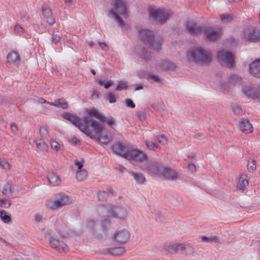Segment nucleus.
I'll list each match as a JSON object with an SVG mask.
<instances>
[{
    "mask_svg": "<svg viewBox=\"0 0 260 260\" xmlns=\"http://www.w3.org/2000/svg\"><path fill=\"white\" fill-rule=\"evenodd\" d=\"M233 112L237 115L240 114L242 112V110L239 106H234L233 107Z\"/></svg>",
    "mask_w": 260,
    "mask_h": 260,
    "instance_id": "56",
    "label": "nucleus"
},
{
    "mask_svg": "<svg viewBox=\"0 0 260 260\" xmlns=\"http://www.w3.org/2000/svg\"><path fill=\"white\" fill-rule=\"evenodd\" d=\"M112 8L109 10L108 16L114 19L119 26L122 27L124 23L119 15H125L126 14V5L123 0H111Z\"/></svg>",
    "mask_w": 260,
    "mask_h": 260,
    "instance_id": "3",
    "label": "nucleus"
},
{
    "mask_svg": "<svg viewBox=\"0 0 260 260\" xmlns=\"http://www.w3.org/2000/svg\"><path fill=\"white\" fill-rule=\"evenodd\" d=\"M137 55L138 56V57L146 61H148L150 59V53L147 50V49L143 48L141 49L140 50L138 49V50H136Z\"/></svg>",
    "mask_w": 260,
    "mask_h": 260,
    "instance_id": "28",
    "label": "nucleus"
},
{
    "mask_svg": "<svg viewBox=\"0 0 260 260\" xmlns=\"http://www.w3.org/2000/svg\"><path fill=\"white\" fill-rule=\"evenodd\" d=\"M242 91L248 98L260 101V84L253 87L245 86L243 88Z\"/></svg>",
    "mask_w": 260,
    "mask_h": 260,
    "instance_id": "12",
    "label": "nucleus"
},
{
    "mask_svg": "<svg viewBox=\"0 0 260 260\" xmlns=\"http://www.w3.org/2000/svg\"><path fill=\"white\" fill-rule=\"evenodd\" d=\"M10 201L5 198L0 199V206L4 208H8L10 206Z\"/></svg>",
    "mask_w": 260,
    "mask_h": 260,
    "instance_id": "45",
    "label": "nucleus"
},
{
    "mask_svg": "<svg viewBox=\"0 0 260 260\" xmlns=\"http://www.w3.org/2000/svg\"><path fill=\"white\" fill-rule=\"evenodd\" d=\"M101 120L106 121L108 125L111 127H113L112 125L114 124L115 122V120L113 118H108L107 119H106L105 117H102V119Z\"/></svg>",
    "mask_w": 260,
    "mask_h": 260,
    "instance_id": "51",
    "label": "nucleus"
},
{
    "mask_svg": "<svg viewBox=\"0 0 260 260\" xmlns=\"http://www.w3.org/2000/svg\"><path fill=\"white\" fill-rule=\"evenodd\" d=\"M47 179L50 183L54 186H58L61 183V179L60 178L53 172L48 173Z\"/></svg>",
    "mask_w": 260,
    "mask_h": 260,
    "instance_id": "27",
    "label": "nucleus"
},
{
    "mask_svg": "<svg viewBox=\"0 0 260 260\" xmlns=\"http://www.w3.org/2000/svg\"><path fill=\"white\" fill-rule=\"evenodd\" d=\"M163 250L167 254H173L177 253L176 243L165 244L163 246Z\"/></svg>",
    "mask_w": 260,
    "mask_h": 260,
    "instance_id": "26",
    "label": "nucleus"
},
{
    "mask_svg": "<svg viewBox=\"0 0 260 260\" xmlns=\"http://www.w3.org/2000/svg\"><path fill=\"white\" fill-rule=\"evenodd\" d=\"M87 226L90 228V229H92V228H93L94 227V225L95 224V221L93 220V219H89L88 221H87Z\"/></svg>",
    "mask_w": 260,
    "mask_h": 260,
    "instance_id": "57",
    "label": "nucleus"
},
{
    "mask_svg": "<svg viewBox=\"0 0 260 260\" xmlns=\"http://www.w3.org/2000/svg\"><path fill=\"white\" fill-rule=\"evenodd\" d=\"M99 45L102 49L105 50H107L109 48L107 44H106L105 43L99 42Z\"/></svg>",
    "mask_w": 260,
    "mask_h": 260,
    "instance_id": "64",
    "label": "nucleus"
},
{
    "mask_svg": "<svg viewBox=\"0 0 260 260\" xmlns=\"http://www.w3.org/2000/svg\"><path fill=\"white\" fill-rule=\"evenodd\" d=\"M0 218L5 223H9L11 222L10 215L5 210L0 211Z\"/></svg>",
    "mask_w": 260,
    "mask_h": 260,
    "instance_id": "35",
    "label": "nucleus"
},
{
    "mask_svg": "<svg viewBox=\"0 0 260 260\" xmlns=\"http://www.w3.org/2000/svg\"><path fill=\"white\" fill-rule=\"evenodd\" d=\"M125 252V250L123 247H118L115 248H108L106 250V253L110 254L112 255H120Z\"/></svg>",
    "mask_w": 260,
    "mask_h": 260,
    "instance_id": "29",
    "label": "nucleus"
},
{
    "mask_svg": "<svg viewBox=\"0 0 260 260\" xmlns=\"http://www.w3.org/2000/svg\"><path fill=\"white\" fill-rule=\"evenodd\" d=\"M228 82L231 85H239L242 83V78L235 74H231L228 78Z\"/></svg>",
    "mask_w": 260,
    "mask_h": 260,
    "instance_id": "32",
    "label": "nucleus"
},
{
    "mask_svg": "<svg viewBox=\"0 0 260 260\" xmlns=\"http://www.w3.org/2000/svg\"><path fill=\"white\" fill-rule=\"evenodd\" d=\"M49 241L51 246L60 252L65 251L68 249L67 245L64 242L60 241L54 237H51Z\"/></svg>",
    "mask_w": 260,
    "mask_h": 260,
    "instance_id": "18",
    "label": "nucleus"
},
{
    "mask_svg": "<svg viewBox=\"0 0 260 260\" xmlns=\"http://www.w3.org/2000/svg\"><path fill=\"white\" fill-rule=\"evenodd\" d=\"M2 192L5 195L11 194L12 192L11 184L8 182L6 183L3 187Z\"/></svg>",
    "mask_w": 260,
    "mask_h": 260,
    "instance_id": "41",
    "label": "nucleus"
},
{
    "mask_svg": "<svg viewBox=\"0 0 260 260\" xmlns=\"http://www.w3.org/2000/svg\"><path fill=\"white\" fill-rule=\"evenodd\" d=\"M248 184V181L244 178V176H241L239 180L238 188L240 189L244 190Z\"/></svg>",
    "mask_w": 260,
    "mask_h": 260,
    "instance_id": "37",
    "label": "nucleus"
},
{
    "mask_svg": "<svg viewBox=\"0 0 260 260\" xmlns=\"http://www.w3.org/2000/svg\"><path fill=\"white\" fill-rule=\"evenodd\" d=\"M145 144L147 146V148L151 150L154 151L157 150L158 148H159V146L158 145L154 144V143L151 141H146Z\"/></svg>",
    "mask_w": 260,
    "mask_h": 260,
    "instance_id": "42",
    "label": "nucleus"
},
{
    "mask_svg": "<svg viewBox=\"0 0 260 260\" xmlns=\"http://www.w3.org/2000/svg\"><path fill=\"white\" fill-rule=\"evenodd\" d=\"M247 169L250 172H253L256 169V161L254 159L249 161Z\"/></svg>",
    "mask_w": 260,
    "mask_h": 260,
    "instance_id": "43",
    "label": "nucleus"
},
{
    "mask_svg": "<svg viewBox=\"0 0 260 260\" xmlns=\"http://www.w3.org/2000/svg\"><path fill=\"white\" fill-rule=\"evenodd\" d=\"M177 251H184L187 249H189L190 250H193V248L189 245L183 243H176Z\"/></svg>",
    "mask_w": 260,
    "mask_h": 260,
    "instance_id": "36",
    "label": "nucleus"
},
{
    "mask_svg": "<svg viewBox=\"0 0 260 260\" xmlns=\"http://www.w3.org/2000/svg\"><path fill=\"white\" fill-rule=\"evenodd\" d=\"M88 172L85 170H79L77 173L76 178L78 181L84 180L87 176Z\"/></svg>",
    "mask_w": 260,
    "mask_h": 260,
    "instance_id": "38",
    "label": "nucleus"
},
{
    "mask_svg": "<svg viewBox=\"0 0 260 260\" xmlns=\"http://www.w3.org/2000/svg\"><path fill=\"white\" fill-rule=\"evenodd\" d=\"M157 141L160 143L166 144L167 142V139L162 135L158 136L157 137Z\"/></svg>",
    "mask_w": 260,
    "mask_h": 260,
    "instance_id": "55",
    "label": "nucleus"
},
{
    "mask_svg": "<svg viewBox=\"0 0 260 260\" xmlns=\"http://www.w3.org/2000/svg\"><path fill=\"white\" fill-rule=\"evenodd\" d=\"M116 194L115 190L111 187H108L106 191H101L98 193V198L101 201H105L109 195L115 196Z\"/></svg>",
    "mask_w": 260,
    "mask_h": 260,
    "instance_id": "23",
    "label": "nucleus"
},
{
    "mask_svg": "<svg viewBox=\"0 0 260 260\" xmlns=\"http://www.w3.org/2000/svg\"><path fill=\"white\" fill-rule=\"evenodd\" d=\"M88 114L90 116L88 117L90 118L91 121H94V120L92 119L91 117H94L100 120H102V117L101 116V114L95 110H89ZM95 121H96L95 120Z\"/></svg>",
    "mask_w": 260,
    "mask_h": 260,
    "instance_id": "40",
    "label": "nucleus"
},
{
    "mask_svg": "<svg viewBox=\"0 0 260 260\" xmlns=\"http://www.w3.org/2000/svg\"><path fill=\"white\" fill-rule=\"evenodd\" d=\"M50 145L52 148L54 149V150L57 151L59 149L60 146L58 142L52 140L50 141Z\"/></svg>",
    "mask_w": 260,
    "mask_h": 260,
    "instance_id": "52",
    "label": "nucleus"
},
{
    "mask_svg": "<svg viewBox=\"0 0 260 260\" xmlns=\"http://www.w3.org/2000/svg\"><path fill=\"white\" fill-rule=\"evenodd\" d=\"M62 116L90 138L95 137V135L101 131L102 126L100 123L95 121L91 122V120L89 117L81 119L69 113H64Z\"/></svg>",
    "mask_w": 260,
    "mask_h": 260,
    "instance_id": "1",
    "label": "nucleus"
},
{
    "mask_svg": "<svg viewBox=\"0 0 260 260\" xmlns=\"http://www.w3.org/2000/svg\"><path fill=\"white\" fill-rule=\"evenodd\" d=\"M163 164L153 161H147L143 166V169L145 170L149 174L159 176L161 171Z\"/></svg>",
    "mask_w": 260,
    "mask_h": 260,
    "instance_id": "10",
    "label": "nucleus"
},
{
    "mask_svg": "<svg viewBox=\"0 0 260 260\" xmlns=\"http://www.w3.org/2000/svg\"><path fill=\"white\" fill-rule=\"evenodd\" d=\"M35 219L36 222H41L43 221V217L41 215L39 214H36L34 215Z\"/></svg>",
    "mask_w": 260,
    "mask_h": 260,
    "instance_id": "59",
    "label": "nucleus"
},
{
    "mask_svg": "<svg viewBox=\"0 0 260 260\" xmlns=\"http://www.w3.org/2000/svg\"><path fill=\"white\" fill-rule=\"evenodd\" d=\"M149 18L157 23L162 24L169 16V12L159 8L150 7L148 9Z\"/></svg>",
    "mask_w": 260,
    "mask_h": 260,
    "instance_id": "5",
    "label": "nucleus"
},
{
    "mask_svg": "<svg viewBox=\"0 0 260 260\" xmlns=\"http://www.w3.org/2000/svg\"><path fill=\"white\" fill-rule=\"evenodd\" d=\"M40 134L43 139H47L48 136V132L45 127H42L40 129Z\"/></svg>",
    "mask_w": 260,
    "mask_h": 260,
    "instance_id": "47",
    "label": "nucleus"
},
{
    "mask_svg": "<svg viewBox=\"0 0 260 260\" xmlns=\"http://www.w3.org/2000/svg\"><path fill=\"white\" fill-rule=\"evenodd\" d=\"M160 67L162 69L169 70H173L176 68L175 64L169 60L162 61Z\"/></svg>",
    "mask_w": 260,
    "mask_h": 260,
    "instance_id": "34",
    "label": "nucleus"
},
{
    "mask_svg": "<svg viewBox=\"0 0 260 260\" xmlns=\"http://www.w3.org/2000/svg\"><path fill=\"white\" fill-rule=\"evenodd\" d=\"M58 233L63 237H67L69 235V227L67 221L62 218L57 219L55 222Z\"/></svg>",
    "mask_w": 260,
    "mask_h": 260,
    "instance_id": "14",
    "label": "nucleus"
},
{
    "mask_svg": "<svg viewBox=\"0 0 260 260\" xmlns=\"http://www.w3.org/2000/svg\"><path fill=\"white\" fill-rule=\"evenodd\" d=\"M186 28L188 31L192 34H197L203 30L202 27L197 25V23L189 22L186 25Z\"/></svg>",
    "mask_w": 260,
    "mask_h": 260,
    "instance_id": "24",
    "label": "nucleus"
},
{
    "mask_svg": "<svg viewBox=\"0 0 260 260\" xmlns=\"http://www.w3.org/2000/svg\"><path fill=\"white\" fill-rule=\"evenodd\" d=\"M74 164L78 167L79 170H81L83 166V160L79 161L77 159L75 160Z\"/></svg>",
    "mask_w": 260,
    "mask_h": 260,
    "instance_id": "53",
    "label": "nucleus"
},
{
    "mask_svg": "<svg viewBox=\"0 0 260 260\" xmlns=\"http://www.w3.org/2000/svg\"><path fill=\"white\" fill-rule=\"evenodd\" d=\"M14 30L15 31L17 32V33H21V32H22L23 31V29L22 27H21V26L20 25H19V24H16L15 26V28H14Z\"/></svg>",
    "mask_w": 260,
    "mask_h": 260,
    "instance_id": "61",
    "label": "nucleus"
},
{
    "mask_svg": "<svg viewBox=\"0 0 260 260\" xmlns=\"http://www.w3.org/2000/svg\"><path fill=\"white\" fill-rule=\"evenodd\" d=\"M37 147L42 151L47 150L48 146L42 140H38L36 141Z\"/></svg>",
    "mask_w": 260,
    "mask_h": 260,
    "instance_id": "39",
    "label": "nucleus"
},
{
    "mask_svg": "<svg viewBox=\"0 0 260 260\" xmlns=\"http://www.w3.org/2000/svg\"><path fill=\"white\" fill-rule=\"evenodd\" d=\"M125 106H127V107H129L132 108H134L135 107V104L129 99H126V100H125Z\"/></svg>",
    "mask_w": 260,
    "mask_h": 260,
    "instance_id": "54",
    "label": "nucleus"
},
{
    "mask_svg": "<svg viewBox=\"0 0 260 260\" xmlns=\"http://www.w3.org/2000/svg\"><path fill=\"white\" fill-rule=\"evenodd\" d=\"M127 88V83L124 81H120L118 82L116 88V90H121L126 89Z\"/></svg>",
    "mask_w": 260,
    "mask_h": 260,
    "instance_id": "46",
    "label": "nucleus"
},
{
    "mask_svg": "<svg viewBox=\"0 0 260 260\" xmlns=\"http://www.w3.org/2000/svg\"><path fill=\"white\" fill-rule=\"evenodd\" d=\"M129 232L125 229H118L114 235V240L119 244L126 242L130 238Z\"/></svg>",
    "mask_w": 260,
    "mask_h": 260,
    "instance_id": "13",
    "label": "nucleus"
},
{
    "mask_svg": "<svg viewBox=\"0 0 260 260\" xmlns=\"http://www.w3.org/2000/svg\"><path fill=\"white\" fill-rule=\"evenodd\" d=\"M130 146L125 143L118 142L113 145L112 150L117 154L125 157Z\"/></svg>",
    "mask_w": 260,
    "mask_h": 260,
    "instance_id": "17",
    "label": "nucleus"
},
{
    "mask_svg": "<svg viewBox=\"0 0 260 260\" xmlns=\"http://www.w3.org/2000/svg\"><path fill=\"white\" fill-rule=\"evenodd\" d=\"M207 40L211 41H215L218 39L220 35V29L215 28L211 26L205 27L203 29Z\"/></svg>",
    "mask_w": 260,
    "mask_h": 260,
    "instance_id": "15",
    "label": "nucleus"
},
{
    "mask_svg": "<svg viewBox=\"0 0 260 260\" xmlns=\"http://www.w3.org/2000/svg\"><path fill=\"white\" fill-rule=\"evenodd\" d=\"M71 142L73 145H77L80 144V140L76 137H73L71 140Z\"/></svg>",
    "mask_w": 260,
    "mask_h": 260,
    "instance_id": "63",
    "label": "nucleus"
},
{
    "mask_svg": "<svg viewBox=\"0 0 260 260\" xmlns=\"http://www.w3.org/2000/svg\"><path fill=\"white\" fill-rule=\"evenodd\" d=\"M100 123V124L102 126V129L101 131L98 134H96L95 136V137L91 138L92 139H95L96 138L98 141L100 142L103 143V144H108L111 142V138L109 137L107 135H104L103 136H100V135L101 134L103 129V125L102 123H101L100 121H98Z\"/></svg>",
    "mask_w": 260,
    "mask_h": 260,
    "instance_id": "25",
    "label": "nucleus"
},
{
    "mask_svg": "<svg viewBox=\"0 0 260 260\" xmlns=\"http://www.w3.org/2000/svg\"><path fill=\"white\" fill-rule=\"evenodd\" d=\"M7 57L8 62L9 63H12L17 66H18L21 60V57L19 54L13 50L8 54Z\"/></svg>",
    "mask_w": 260,
    "mask_h": 260,
    "instance_id": "21",
    "label": "nucleus"
},
{
    "mask_svg": "<svg viewBox=\"0 0 260 260\" xmlns=\"http://www.w3.org/2000/svg\"><path fill=\"white\" fill-rule=\"evenodd\" d=\"M148 79L153 80L155 82H159L160 81V78L158 76L155 75H150L148 77Z\"/></svg>",
    "mask_w": 260,
    "mask_h": 260,
    "instance_id": "62",
    "label": "nucleus"
},
{
    "mask_svg": "<svg viewBox=\"0 0 260 260\" xmlns=\"http://www.w3.org/2000/svg\"><path fill=\"white\" fill-rule=\"evenodd\" d=\"M187 59L200 65L208 64L212 60V53L203 48L197 47L188 51Z\"/></svg>",
    "mask_w": 260,
    "mask_h": 260,
    "instance_id": "2",
    "label": "nucleus"
},
{
    "mask_svg": "<svg viewBox=\"0 0 260 260\" xmlns=\"http://www.w3.org/2000/svg\"><path fill=\"white\" fill-rule=\"evenodd\" d=\"M159 176L171 180H176L180 177L179 174L174 169L163 165Z\"/></svg>",
    "mask_w": 260,
    "mask_h": 260,
    "instance_id": "11",
    "label": "nucleus"
},
{
    "mask_svg": "<svg viewBox=\"0 0 260 260\" xmlns=\"http://www.w3.org/2000/svg\"><path fill=\"white\" fill-rule=\"evenodd\" d=\"M108 100L110 103H115L116 100L115 95L112 92H109L108 94Z\"/></svg>",
    "mask_w": 260,
    "mask_h": 260,
    "instance_id": "50",
    "label": "nucleus"
},
{
    "mask_svg": "<svg viewBox=\"0 0 260 260\" xmlns=\"http://www.w3.org/2000/svg\"><path fill=\"white\" fill-rule=\"evenodd\" d=\"M125 158L140 162H145L147 159V155L143 152L138 149H133L131 146Z\"/></svg>",
    "mask_w": 260,
    "mask_h": 260,
    "instance_id": "7",
    "label": "nucleus"
},
{
    "mask_svg": "<svg viewBox=\"0 0 260 260\" xmlns=\"http://www.w3.org/2000/svg\"><path fill=\"white\" fill-rule=\"evenodd\" d=\"M201 241L205 243H219L220 240L219 238L216 236L213 235L209 237H207L205 236H200Z\"/></svg>",
    "mask_w": 260,
    "mask_h": 260,
    "instance_id": "30",
    "label": "nucleus"
},
{
    "mask_svg": "<svg viewBox=\"0 0 260 260\" xmlns=\"http://www.w3.org/2000/svg\"><path fill=\"white\" fill-rule=\"evenodd\" d=\"M132 176L136 181L137 183L139 184H143L145 181V177L144 175L140 172H133L132 173Z\"/></svg>",
    "mask_w": 260,
    "mask_h": 260,
    "instance_id": "33",
    "label": "nucleus"
},
{
    "mask_svg": "<svg viewBox=\"0 0 260 260\" xmlns=\"http://www.w3.org/2000/svg\"><path fill=\"white\" fill-rule=\"evenodd\" d=\"M140 39L149 46L154 50H158L162 44V40L158 39L155 40L153 37V31L149 29L142 27L138 30Z\"/></svg>",
    "mask_w": 260,
    "mask_h": 260,
    "instance_id": "4",
    "label": "nucleus"
},
{
    "mask_svg": "<svg viewBox=\"0 0 260 260\" xmlns=\"http://www.w3.org/2000/svg\"><path fill=\"white\" fill-rule=\"evenodd\" d=\"M129 207L127 205L118 206H109L107 209L108 216L115 218L124 219L127 216Z\"/></svg>",
    "mask_w": 260,
    "mask_h": 260,
    "instance_id": "6",
    "label": "nucleus"
},
{
    "mask_svg": "<svg viewBox=\"0 0 260 260\" xmlns=\"http://www.w3.org/2000/svg\"><path fill=\"white\" fill-rule=\"evenodd\" d=\"M218 61L222 66L231 68L234 64V57L233 54L229 51L221 50L217 54Z\"/></svg>",
    "mask_w": 260,
    "mask_h": 260,
    "instance_id": "8",
    "label": "nucleus"
},
{
    "mask_svg": "<svg viewBox=\"0 0 260 260\" xmlns=\"http://www.w3.org/2000/svg\"><path fill=\"white\" fill-rule=\"evenodd\" d=\"M52 40L53 42L56 44L60 41V37L57 35H53L52 37Z\"/></svg>",
    "mask_w": 260,
    "mask_h": 260,
    "instance_id": "60",
    "label": "nucleus"
},
{
    "mask_svg": "<svg viewBox=\"0 0 260 260\" xmlns=\"http://www.w3.org/2000/svg\"><path fill=\"white\" fill-rule=\"evenodd\" d=\"M239 129L243 133L248 134L253 131V127L248 119H243L239 123Z\"/></svg>",
    "mask_w": 260,
    "mask_h": 260,
    "instance_id": "22",
    "label": "nucleus"
},
{
    "mask_svg": "<svg viewBox=\"0 0 260 260\" xmlns=\"http://www.w3.org/2000/svg\"><path fill=\"white\" fill-rule=\"evenodd\" d=\"M249 71L255 77H260V59H257L250 64Z\"/></svg>",
    "mask_w": 260,
    "mask_h": 260,
    "instance_id": "20",
    "label": "nucleus"
},
{
    "mask_svg": "<svg viewBox=\"0 0 260 260\" xmlns=\"http://www.w3.org/2000/svg\"><path fill=\"white\" fill-rule=\"evenodd\" d=\"M245 39L250 42L260 41V29L253 27L247 28L245 30Z\"/></svg>",
    "mask_w": 260,
    "mask_h": 260,
    "instance_id": "16",
    "label": "nucleus"
},
{
    "mask_svg": "<svg viewBox=\"0 0 260 260\" xmlns=\"http://www.w3.org/2000/svg\"><path fill=\"white\" fill-rule=\"evenodd\" d=\"M102 225L103 228H106L110 225V222L107 218H105L102 220Z\"/></svg>",
    "mask_w": 260,
    "mask_h": 260,
    "instance_id": "58",
    "label": "nucleus"
},
{
    "mask_svg": "<svg viewBox=\"0 0 260 260\" xmlns=\"http://www.w3.org/2000/svg\"><path fill=\"white\" fill-rule=\"evenodd\" d=\"M42 13L44 17L46 18V21L50 25H52L55 22L54 19L52 17V12L50 8L47 6H44L42 8Z\"/></svg>",
    "mask_w": 260,
    "mask_h": 260,
    "instance_id": "19",
    "label": "nucleus"
},
{
    "mask_svg": "<svg viewBox=\"0 0 260 260\" xmlns=\"http://www.w3.org/2000/svg\"><path fill=\"white\" fill-rule=\"evenodd\" d=\"M0 166H1L4 169L9 170L10 166L8 162L5 159H0Z\"/></svg>",
    "mask_w": 260,
    "mask_h": 260,
    "instance_id": "49",
    "label": "nucleus"
},
{
    "mask_svg": "<svg viewBox=\"0 0 260 260\" xmlns=\"http://www.w3.org/2000/svg\"><path fill=\"white\" fill-rule=\"evenodd\" d=\"M48 104L62 109H66L68 107L67 103L63 99H58L55 100L54 102L48 103Z\"/></svg>",
    "mask_w": 260,
    "mask_h": 260,
    "instance_id": "31",
    "label": "nucleus"
},
{
    "mask_svg": "<svg viewBox=\"0 0 260 260\" xmlns=\"http://www.w3.org/2000/svg\"><path fill=\"white\" fill-rule=\"evenodd\" d=\"M98 83L100 85L104 86L105 88H108L112 85L113 82L112 81H109L106 83H104L102 79H99Z\"/></svg>",
    "mask_w": 260,
    "mask_h": 260,
    "instance_id": "48",
    "label": "nucleus"
},
{
    "mask_svg": "<svg viewBox=\"0 0 260 260\" xmlns=\"http://www.w3.org/2000/svg\"><path fill=\"white\" fill-rule=\"evenodd\" d=\"M70 203L71 200L68 196L61 194L57 200L48 201L47 206L49 208L54 210L69 204Z\"/></svg>",
    "mask_w": 260,
    "mask_h": 260,
    "instance_id": "9",
    "label": "nucleus"
},
{
    "mask_svg": "<svg viewBox=\"0 0 260 260\" xmlns=\"http://www.w3.org/2000/svg\"><path fill=\"white\" fill-rule=\"evenodd\" d=\"M221 21L223 23H227L232 20V17L229 14H221L220 15Z\"/></svg>",
    "mask_w": 260,
    "mask_h": 260,
    "instance_id": "44",
    "label": "nucleus"
}]
</instances>
